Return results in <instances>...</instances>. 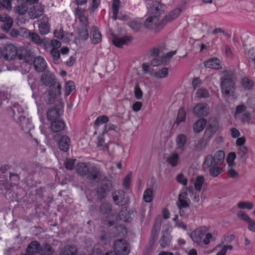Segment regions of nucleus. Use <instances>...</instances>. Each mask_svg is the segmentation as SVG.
<instances>
[{
  "label": "nucleus",
  "instance_id": "obj_22",
  "mask_svg": "<svg viewBox=\"0 0 255 255\" xmlns=\"http://www.w3.org/2000/svg\"><path fill=\"white\" fill-rule=\"evenodd\" d=\"M166 161L171 166L173 167H176L180 162L179 155L177 153L174 152L166 157Z\"/></svg>",
  "mask_w": 255,
  "mask_h": 255
},
{
  "label": "nucleus",
  "instance_id": "obj_31",
  "mask_svg": "<svg viewBox=\"0 0 255 255\" xmlns=\"http://www.w3.org/2000/svg\"><path fill=\"white\" fill-rule=\"evenodd\" d=\"M53 252V248L48 244L44 243L39 247V254L40 255H51Z\"/></svg>",
  "mask_w": 255,
  "mask_h": 255
},
{
  "label": "nucleus",
  "instance_id": "obj_43",
  "mask_svg": "<svg viewBox=\"0 0 255 255\" xmlns=\"http://www.w3.org/2000/svg\"><path fill=\"white\" fill-rule=\"evenodd\" d=\"M28 38H29L31 41L38 45H40L43 43L42 40L36 33L30 32V34L28 35Z\"/></svg>",
  "mask_w": 255,
  "mask_h": 255
},
{
  "label": "nucleus",
  "instance_id": "obj_36",
  "mask_svg": "<svg viewBox=\"0 0 255 255\" xmlns=\"http://www.w3.org/2000/svg\"><path fill=\"white\" fill-rule=\"evenodd\" d=\"M89 168L85 163L80 162L76 165V170L78 174L84 176L87 174Z\"/></svg>",
  "mask_w": 255,
  "mask_h": 255
},
{
  "label": "nucleus",
  "instance_id": "obj_21",
  "mask_svg": "<svg viewBox=\"0 0 255 255\" xmlns=\"http://www.w3.org/2000/svg\"><path fill=\"white\" fill-rule=\"evenodd\" d=\"M204 65L206 68L219 69L221 68L220 60L217 57L210 58L204 62Z\"/></svg>",
  "mask_w": 255,
  "mask_h": 255
},
{
  "label": "nucleus",
  "instance_id": "obj_35",
  "mask_svg": "<svg viewBox=\"0 0 255 255\" xmlns=\"http://www.w3.org/2000/svg\"><path fill=\"white\" fill-rule=\"evenodd\" d=\"M114 237H115L114 235H111L106 232H102L99 238L100 243L103 245H108Z\"/></svg>",
  "mask_w": 255,
  "mask_h": 255
},
{
  "label": "nucleus",
  "instance_id": "obj_12",
  "mask_svg": "<svg viewBox=\"0 0 255 255\" xmlns=\"http://www.w3.org/2000/svg\"><path fill=\"white\" fill-rule=\"evenodd\" d=\"M33 64L34 69L38 72H43L47 67L46 61L40 56L34 58Z\"/></svg>",
  "mask_w": 255,
  "mask_h": 255
},
{
  "label": "nucleus",
  "instance_id": "obj_61",
  "mask_svg": "<svg viewBox=\"0 0 255 255\" xmlns=\"http://www.w3.org/2000/svg\"><path fill=\"white\" fill-rule=\"evenodd\" d=\"M236 157V154L234 152H230L228 154L227 157V162L229 166H232L234 164V161Z\"/></svg>",
  "mask_w": 255,
  "mask_h": 255
},
{
  "label": "nucleus",
  "instance_id": "obj_42",
  "mask_svg": "<svg viewBox=\"0 0 255 255\" xmlns=\"http://www.w3.org/2000/svg\"><path fill=\"white\" fill-rule=\"evenodd\" d=\"M50 55L52 57L53 62L55 64H58L60 62V54L58 49L52 48L50 50Z\"/></svg>",
  "mask_w": 255,
  "mask_h": 255
},
{
  "label": "nucleus",
  "instance_id": "obj_33",
  "mask_svg": "<svg viewBox=\"0 0 255 255\" xmlns=\"http://www.w3.org/2000/svg\"><path fill=\"white\" fill-rule=\"evenodd\" d=\"M169 74V69L167 67H163L157 71L151 73L150 75L156 78L163 79L166 78Z\"/></svg>",
  "mask_w": 255,
  "mask_h": 255
},
{
  "label": "nucleus",
  "instance_id": "obj_13",
  "mask_svg": "<svg viewBox=\"0 0 255 255\" xmlns=\"http://www.w3.org/2000/svg\"><path fill=\"white\" fill-rule=\"evenodd\" d=\"M165 10V6L162 5L157 1H153L150 6L149 11L153 15H157V17L163 13Z\"/></svg>",
  "mask_w": 255,
  "mask_h": 255
},
{
  "label": "nucleus",
  "instance_id": "obj_38",
  "mask_svg": "<svg viewBox=\"0 0 255 255\" xmlns=\"http://www.w3.org/2000/svg\"><path fill=\"white\" fill-rule=\"evenodd\" d=\"M176 142L177 148L182 150L186 142L185 135L184 134H179L176 138Z\"/></svg>",
  "mask_w": 255,
  "mask_h": 255
},
{
  "label": "nucleus",
  "instance_id": "obj_15",
  "mask_svg": "<svg viewBox=\"0 0 255 255\" xmlns=\"http://www.w3.org/2000/svg\"><path fill=\"white\" fill-rule=\"evenodd\" d=\"M38 28L40 33L43 35L48 34L50 31V25L49 23L48 18L42 17L39 21Z\"/></svg>",
  "mask_w": 255,
  "mask_h": 255
},
{
  "label": "nucleus",
  "instance_id": "obj_58",
  "mask_svg": "<svg viewBox=\"0 0 255 255\" xmlns=\"http://www.w3.org/2000/svg\"><path fill=\"white\" fill-rule=\"evenodd\" d=\"M134 95L137 99H140L143 95L142 92L139 87L138 83H136L134 86Z\"/></svg>",
  "mask_w": 255,
  "mask_h": 255
},
{
  "label": "nucleus",
  "instance_id": "obj_40",
  "mask_svg": "<svg viewBox=\"0 0 255 255\" xmlns=\"http://www.w3.org/2000/svg\"><path fill=\"white\" fill-rule=\"evenodd\" d=\"M153 190L151 188L146 189L143 195V200L147 203L151 202L153 199Z\"/></svg>",
  "mask_w": 255,
  "mask_h": 255
},
{
  "label": "nucleus",
  "instance_id": "obj_56",
  "mask_svg": "<svg viewBox=\"0 0 255 255\" xmlns=\"http://www.w3.org/2000/svg\"><path fill=\"white\" fill-rule=\"evenodd\" d=\"M217 131L218 130L217 129H214L207 127L205 131V136L208 138V140H210L214 137Z\"/></svg>",
  "mask_w": 255,
  "mask_h": 255
},
{
  "label": "nucleus",
  "instance_id": "obj_10",
  "mask_svg": "<svg viewBox=\"0 0 255 255\" xmlns=\"http://www.w3.org/2000/svg\"><path fill=\"white\" fill-rule=\"evenodd\" d=\"M88 178L96 182H99L102 177V173L100 169L96 167H90L88 172Z\"/></svg>",
  "mask_w": 255,
  "mask_h": 255
},
{
  "label": "nucleus",
  "instance_id": "obj_1",
  "mask_svg": "<svg viewBox=\"0 0 255 255\" xmlns=\"http://www.w3.org/2000/svg\"><path fill=\"white\" fill-rule=\"evenodd\" d=\"M225 153L222 150H218L214 156L211 154L207 155L204 159L203 168L204 171H208L212 177H217L223 171L220 167L224 161Z\"/></svg>",
  "mask_w": 255,
  "mask_h": 255
},
{
  "label": "nucleus",
  "instance_id": "obj_18",
  "mask_svg": "<svg viewBox=\"0 0 255 255\" xmlns=\"http://www.w3.org/2000/svg\"><path fill=\"white\" fill-rule=\"evenodd\" d=\"M85 10L80 7L75 8L74 13L75 16L77 18L81 24H88V20L87 16L85 15Z\"/></svg>",
  "mask_w": 255,
  "mask_h": 255
},
{
  "label": "nucleus",
  "instance_id": "obj_5",
  "mask_svg": "<svg viewBox=\"0 0 255 255\" xmlns=\"http://www.w3.org/2000/svg\"><path fill=\"white\" fill-rule=\"evenodd\" d=\"M129 244L124 240H117L114 245V251L118 255H128L129 253Z\"/></svg>",
  "mask_w": 255,
  "mask_h": 255
},
{
  "label": "nucleus",
  "instance_id": "obj_46",
  "mask_svg": "<svg viewBox=\"0 0 255 255\" xmlns=\"http://www.w3.org/2000/svg\"><path fill=\"white\" fill-rule=\"evenodd\" d=\"M181 10L179 8H175L169 13V14L166 16V18L167 21H170L173 20L177 17L179 14H180Z\"/></svg>",
  "mask_w": 255,
  "mask_h": 255
},
{
  "label": "nucleus",
  "instance_id": "obj_50",
  "mask_svg": "<svg viewBox=\"0 0 255 255\" xmlns=\"http://www.w3.org/2000/svg\"><path fill=\"white\" fill-rule=\"evenodd\" d=\"M64 109V104L61 101H56L54 108L49 109L47 112H62Z\"/></svg>",
  "mask_w": 255,
  "mask_h": 255
},
{
  "label": "nucleus",
  "instance_id": "obj_19",
  "mask_svg": "<svg viewBox=\"0 0 255 255\" xmlns=\"http://www.w3.org/2000/svg\"><path fill=\"white\" fill-rule=\"evenodd\" d=\"M160 24L159 17L157 15H152L147 17L144 22L145 26L147 28H154Z\"/></svg>",
  "mask_w": 255,
  "mask_h": 255
},
{
  "label": "nucleus",
  "instance_id": "obj_39",
  "mask_svg": "<svg viewBox=\"0 0 255 255\" xmlns=\"http://www.w3.org/2000/svg\"><path fill=\"white\" fill-rule=\"evenodd\" d=\"M159 234V231H157L155 228H153L151 232V236L149 242V249L151 251L153 249L155 242L156 241Z\"/></svg>",
  "mask_w": 255,
  "mask_h": 255
},
{
  "label": "nucleus",
  "instance_id": "obj_7",
  "mask_svg": "<svg viewBox=\"0 0 255 255\" xmlns=\"http://www.w3.org/2000/svg\"><path fill=\"white\" fill-rule=\"evenodd\" d=\"M235 83L230 78H225L221 82V90L223 94L230 96L234 92Z\"/></svg>",
  "mask_w": 255,
  "mask_h": 255
},
{
  "label": "nucleus",
  "instance_id": "obj_64",
  "mask_svg": "<svg viewBox=\"0 0 255 255\" xmlns=\"http://www.w3.org/2000/svg\"><path fill=\"white\" fill-rule=\"evenodd\" d=\"M238 217L247 223L248 222L249 220H250L251 218L248 216V215L245 213L244 211H240L237 214Z\"/></svg>",
  "mask_w": 255,
  "mask_h": 255
},
{
  "label": "nucleus",
  "instance_id": "obj_3",
  "mask_svg": "<svg viewBox=\"0 0 255 255\" xmlns=\"http://www.w3.org/2000/svg\"><path fill=\"white\" fill-rule=\"evenodd\" d=\"M99 210L103 215V217L107 218L105 224H107L109 227L113 226L114 224L115 215L112 212L111 205L109 203H103L100 205Z\"/></svg>",
  "mask_w": 255,
  "mask_h": 255
},
{
  "label": "nucleus",
  "instance_id": "obj_29",
  "mask_svg": "<svg viewBox=\"0 0 255 255\" xmlns=\"http://www.w3.org/2000/svg\"><path fill=\"white\" fill-rule=\"evenodd\" d=\"M93 36L91 39V43L93 44L99 43L102 41V35L99 29L96 26H93L92 28Z\"/></svg>",
  "mask_w": 255,
  "mask_h": 255
},
{
  "label": "nucleus",
  "instance_id": "obj_52",
  "mask_svg": "<svg viewBox=\"0 0 255 255\" xmlns=\"http://www.w3.org/2000/svg\"><path fill=\"white\" fill-rule=\"evenodd\" d=\"M207 128L218 130L219 123L218 120L215 118H210L208 121Z\"/></svg>",
  "mask_w": 255,
  "mask_h": 255
},
{
  "label": "nucleus",
  "instance_id": "obj_37",
  "mask_svg": "<svg viewBox=\"0 0 255 255\" xmlns=\"http://www.w3.org/2000/svg\"><path fill=\"white\" fill-rule=\"evenodd\" d=\"M234 117L244 123H249L252 119L250 113H235Z\"/></svg>",
  "mask_w": 255,
  "mask_h": 255
},
{
  "label": "nucleus",
  "instance_id": "obj_6",
  "mask_svg": "<svg viewBox=\"0 0 255 255\" xmlns=\"http://www.w3.org/2000/svg\"><path fill=\"white\" fill-rule=\"evenodd\" d=\"M3 58L7 61L13 60L17 54L16 47L12 44H8L5 45L1 51Z\"/></svg>",
  "mask_w": 255,
  "mask_h": 255
},
{
  "label": "nucleus",
  "instance_id": "obj_23",
  "mask_svg": "<svg viewBox=\"0 0 255 255\" xmlns=\"http://www.w3.org/2000/svg\"><path fill=\"white\" fill-rule=\"evenodd\" d=\"M43 9L37 5H34L30 7L28 10V14L31 19H35L41 15Z\"/></svg>",
  "mask_w": 255,
  "mask_h": 255
},
{
  "label": "nucleus",
  "instance_id": "obj_54",
  "mask_svg": "<svg viewBox=\"0 0 255 255\" xmlns=\"http://www.w3.org/2000/svg\"><path fill=\"white\" fill-rule=\"evenodd\" d=\"M46 115L48 121L52 123L53 121H57L60 116V113H46Z\"/></svg>",
  "mask_w": 255,
  "mask_h": 255
},
{
  "label": "nucleus",
  "instance_id": "obj_53",
  "mask_svg": "<svg viewBox=\"0 0 255 255\" xmlns=\"http://www.w3.org/2000/svg\"><path fill=\"white\" fill-rule=\"evenodd\" d=\"M128 26L134 31H138L141 27V23L136 20H132L129 22Z\"/></svg>",
  "mask_w": 255,
  "mask_h": 255
},
{
  "label": "nucleus",
  "instance_id": "obj_30",
  "mask_svg": "<svg viewBox=\"0 0 255 255\" xmlns=\"http://www.w3.org/2000/svg\"><path fill=\"white\" fill-rule=\"evenodd\" d=\"M77 248L74 245H68L61 250V255H76Z\"/></svg>",
  "mask_w": 255,
  "mask_h": 255
},
{
  "label": "nucleus",
  "instance_id": "obj_17",
  "mask_svg": "<svg viewBox=\"0 0 255 255\" xmlns=\"http://www.w3.org/2000/svg\"><path fill=\"white\" fill-rule=\"evenodd\" d=\"M132 39V37L130 36L115 37L113 39V43L118 47H122L123 45H128L131 41Z\"/></svg>",
  "mask_w": 255,
  "mask_h": 255
},
{
  "label": "nucleus",
  "instance_id": "obj_34",
  "mask_svg": "<svg viewBox=\"0 0 255 255\" xmlns=\"http://www.w3.org/2000/svg\"><path fill=\"white\" fill-rule=\"evenodd\" d=\"M207 123L205 119H201L197 121L193 125V130L196 133H199L203 130Z\"/></svg>",
  "mask_w": 255,
  "mask_h": 255
},
{
  "label": "nucleus",
  "instance_id": "obj_28",
  "mask_svg": "<svg viewBox=\"0 0 255 255\" xmlns=\"http://www.w3.org/2000/svg\"><path fill=\"white\" fill-rule=\"evenodd\" d=\"M88 24H81L78 28V33L80 38L83 40H86L89 38L88 30Z\"/></svg>",
  "mask_w": 255,
  "mask_h": 255
},
{
  "label": "nucleus",
  "instance_id": "obj_32",
  "mask_svg": "<svg viewBox=\"0 0 255 255\" xmlns=\"http://www.w3.org/2000/svg\"><path fill=\"white\" fill-rule=\"evenodd\" d=\"M208 144V141L207 139L205 140L203 138H200L195 141L194 147L197 151H204L205 150Z\"/></svg>",
  "mask_w": 255,
  "mask_h": 255
},
{
  "label": "nucleus",
  "instance_id": "obj_26",
  "mask_svg": "<svg viewBox=\"0 0 255 255\" xmlns=\"http://www.w3.org/2000/svg\"><path fill=\"white\" fill-rule=\"evenodd\" d=\"M65 126L66 125L64 121L58 120L51 123L50 129L53 132H57L63 130Z\"/></svg>",
  "mask_w": 255,
  "mask_h": 255
},
{
  "label": "nucleus",
  "instance_id": "obj_63",
  "mask_svg": "<svg viewBox=\"0 0 255 255\" xmlns=\"http://www.w3.org/2000/svg\"><path fill=\"white\" fill-rule=\"evenodd\" d=\"M108 192L107 191H105L104 188L101 186L99 188H97V193L98 198L102 199L106 197V193Z\"/></svg>",
  "mask_w": 255,
  "mask_h": 255
},
{
  "label": "nucleus",
  "instance_id": "obj_59",
  "mask_svg": "<svg viewBox=\"0 0 255 255\" xmlns=\"http://www.w3.org/2000/svg\"><path fill=\"white\" fill-rule=\"evenodd\" d=\"M242 85L245 88L251 89L253 86V82L248 78H244L242 79Z\"/></svg>",
  "mask_w": 255,
  "mask_h": 255
},
{
  "label": "nucleus",
  "instance_id": "obj_51",
  "mask_svg": "<svg viewBox=\"0 0 255 255\" xmlns=\"http://www.w3.org/2000/svg\"><path fill=\"white\" fill-rule=\"evenodd\" d=\"M196 96L199 98H206L210 96L208 91L206 89L200 88L196 92Z\"/></svg>",
  "mask_w": 255,
  "mask_h": 255
},
{
  "label": "nucleus",
  "instance_id": "obj_25",
  "mask_svg": "<svg viewBox=\"0 0 255 255\" xmlns=\"http://www.w3.org/2000/svg\"><path fill=\"white\" fill-rule=\"evenodd\" d=\"M123 195L124 192L122 190H118L113 193V198L115 204L121 206L125 204L126 201Z\"/></svg>",
  "mask_w": 255,
  "mask_h": 255
},
{
  "label": "nucleus",
  "instance_id": "obj_62",
  "mask_svg": "<svg viewBox=\"0 0 255 255\" xmlns=\"http://www.w3.org/2000/svg\"><path fill=\"white\" fill-rule=\"evenodd\" d=\"M109 118L106 116H99L95 122L96 125H99L106 123L108 122Z\"/></svg>",
  "mask_w": 255,
  "mask_h": 255
},
{
  "label": "nucleus",
  "instance_id": "obj_41",
  "mask_svg": "<svg viewBox=\"0 0 255 255\" xmlns=\"http://www.w3.org/2000/svg\"><path fill=\"white\" fill-rule=\"evenodd\" d=\"M75 89V85L73 81L70 80L66 82L65 86V95L66 96L70 95Z\"/></svg>",
  "mask_w": 255,
  "mask_h": 255
},
{
  "label": "nucleus",
  "instance_id": "obj_45",
  "mask_svg": "<svg viewBox=\"0 0 255 255\" xmlns=\"http://www.w3.org/2000/svg\"><path fill=\"white\" fill-rule=\"evenodd\" d=\"M115 229L117 231L116 233H114V236L116 237L118 236H124L127 233V230L126 228L122 225H119L115 227Z\"/></svg>",
  "mask_w": 255,
  "mask_h": 255
},
{
  "label": "nucleus",
  "instance_id": "obj_57",
  "mask_svg": "<svg viewBox=\"0 0 255 255\" xmlns=\"http://www.w3.org/2000/svg\"><path fill=\"white\" fill-rule=\"evenodd\" d=\"M54 34L55 36L59 39H63L66 33L62 29H56L54 30Z\"/></svg>",
  "mask_w": 255,
  "mask_h": 255
},
{
  "label": "nucleus",
  "instance_id": "obj_11",
  "mask_svg": "<svg viewBox=\"0 0 255 255\" xmlns=\"http://www.w3.org/2000/svg\"><path fill=\"white\" fill-rule=\"evenodd\" d=\"M59 149L63 152H67L71 146L70 138L66 135H62L58 140Z\"/></svg>",
  "mask_w": 255,
  "mask_h": 255
},
{
  "label": "nucleus",
  "instance_id": "obj_2",
  "mask_svg": "<svg viewBox=\"0 0 255 255\" xmlns=\"http://www.w3.org/2000/svg\"><path fill=\"white\" fill-rule=\"evenodd\" d=\"M208 229L206 227H200L192 231L190 237L194 243L199 245H202V243L208 245L213 236L211 233H206Z\"/></svg>",
  "mask_w": 255,
  "mask_h": 255
},
{
  "label": "nucleus",
  "instance_id": "obj_55",
  "mask_svg": "<svg viewBox=\"0 0 255 255\" xmlns=\"http://www.w3.org/2000/svg\"><path fill=\"white\" fill-rule=\"evenodd\" d=\"M238 207L240 209L251 210L254 207V204L250 202H240L238 204Z\"/></svg>",
  "mask_w": 255,
  "mask_h": 255
},
{
  "label": "nucleus",
  "instance_id": "obj_60",
  "mask_svg": "<svg viewBox=\"0 0 255 255\" xmlns=\"http://www.w3.org/2000/svg\"><path fill=\"white\" fill-rule=\"evenodd\" d=\"M164 58H155L151 61V65L154 67L163 64L164 63Z\"/></svg>",
  "mask_w": 255,
  "mask_h": 255
},
{
  "label": "nucleus",
  "instance_id": "obj_24",
  "mask_svg": "<svg viewBox=\"0 0 255 255\" xmlns=\"http://www.w3.org/2000/svg\"><path fill=\"white\" fill-rule=\"evenodd\" d=\"M114 181V179L112 177H105L102 182L101 186L104 188L105 191L110 192L113 190L114 187H115L117 184L116 182Z\"/></svg>",
  "mask_w": 255,
  "mask_h": 255
},
{
  "label": "nucleus",
  "instance_id": "obj_44",
  "mask_svg": "<svg viewBox=\"0 0 255 255\" xmlns=\"http://www.w3.org/2000/svg\"><path fill=\"white\" fill-rule=\"evenodd\" d=\"M205 181V179L203 176H198L195 180V182L194 183V187L195 189L200 191L201 190L202 185Z\"/></svg>",
  "mask_w": 255,
  "mask_h": 255
},
{
  "label": "nucleus",
  "instance_id": "obj_47",
  "mask_svg": "<svg viewBox=\"0 0 255 255\" xmlns=\"http://www.w3.org/2000/svg\"><path fill=\"white\" fill-rule=\"evenodd\" d=\"M12 0H0V10L3 8L10 11L12 9Z\"/></svg>",
  "mask_w": 255,
  "mask_h": 255
},
{
  "label": "nucleus",
  "instance_id": "obj_9",
  "mask_svg": "<svg viewBox=\"0 0 255 255\" xmlns=\"http://www.w3.org/2000/svg\"><path fill=\"white\" fill-rule=\"evenodd\" d=\"M190 203V200L188 197V194L186 191H183L180 193L178 196V199L177 202V205L180 210L187 208Z\"/></svg>",
  "mask_w": 255,
  "mask_h": 255
},
{
  "label": "nucleus",
  "instance_id": "obj_8",
  "mask_svg": "<svg viewBox=\"0 0 255 255\" xmlns=\"http://www.w3.org/2000/svg\"><path fill=\"white\" fill-rule=\"evenodd\" d=\"M120 131V128L117 126L108 124L105 125L103 133L107 134L111 136L112 139L115 140L119 137Z\"/></svg>",
  "mask_w": 255,
  "mask_h": 255
},
{
  "label": "nucleus",
  "instance_id": "obj_16",
  "mask_svg": "<svg viewBox=\"0 0 255 255\" xmlns=\"http://www.w3.org/2000/svg\"><path fill=\"white\" fill-rule=\"evenodd\" d=\"M41 81L45 86L51 87L55 83V75L50 72L44 73L41 76Z\"/></svg>",
  "mask_w": 255,
  "mask_h": 255
},
{
  "label": "nucleus",
  "instance_id": "obj_4",
  "mask_svg": "<svg viewBox=\"0 0 255 255\" xmlns=\"http://www.w3.org/2000/svg\"><path fill=\"white\" fill-rule=\"evenodd\" d=\"M13 118L25 132L29 131L33 128L31 120L23 115L22 113H14Z\"/></svg>",
  "mask_w": 255,
  "mask_h": 255
},
{
  "label": "nucleus",
  "instance_id": "obj_14",
  "mask_svg": "<svg viewBox=\"0 0 255 255\" xmlns=\"http://www.w3.org/2000/svg\"><path fill=\"white\" fill-rule=\"evenodd\" d=\"M0 21L3 22L1 28L6 32L8 31L13 24L12 18L5 13H0Z\"/></svg>",
  "mask_w": 255,
  "mask_h": 255
},
{
  "label": "nucleus",
  "instance_id": "obj_20",
  "mask_svg": "<svg viewBox=\"0 0 255 255\" xmlns=\"http://www.w3.org/2000/svg\"><path fill=\"white\" fill-rule=\"evenodd\" d=\"M171 237L167 231L162 232L161 237L159 240V244L162 248H165L169 246Z\"/></svg>",
  "mask_w": 255,
  "mask_h": 255
},
{
  "label": "nucleus",
  "instance_id": "obj_27",
  "mask_svg": "<svg viewBox=\"0 0 255 255\" xmlns=\"http://www.w3.org/2000/svg\"><path fill=\"white\" fill-rule=\"evenodd\" d=\"M39 247L40 244L37 241H32L27 246L26 253L31 255L39 254Z\"/></svg>",
  "mask_w": 255,
  "mask_h": 255
},
{
  "label": "nucleus",
  "instance_id": "obj_48",
  "mask_svg": "<svg viewBox=\"0 0 255 255\" xmlns=\"http://www.w3.org/2000/svg\"><path fill=\"white\" fill-rule=\"evenodd\" d=\"M209 107L206 103H199L196 105L193 109V112H208Z\"/></svg>",
  "mask_w": 255,
  "mask_h": 255
},
{
  "label": "nucleus",
  "instance_id": "obj_49",
  "mask_svg": "<svg viewBox=\"0 0 255 255\" xmlns=\"http://www.w3.org/2000/svg\"><path fill=\"white\" fill-rule=\"evenodd\" d=\"M27 6L24 2H23L22 4L17 5L15 7V11L19 15L24 14L27 11Z\"/></svg>",
  "mask_w": 255,
  "mask_h": 255
}]
</instances>
